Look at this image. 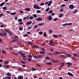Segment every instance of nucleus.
Returning a JSON list of instances; mask_svg holds the SVG:
<instances>
[{
  "mask_svg": "<svg viewBox=\"0 0 79 79\" xmlns=\"http://www.w3.org/2000/svg\"><path fill=\"white\" fill-rule=\"evenodd\" d=\"M33 7L34 9H40V7H39L38 6L37 4H35L34 5Z\"/></svg>",
  "mask_w": 79,
  "mask_h": 79,
  "instance_id": "nucleus-1",
  "label": "nucleus"
},
{
  "mask_svg": "<svg viewBox=\"0 0 79 79\" xmlns=\"http://www.w3.org/2000/svg\"><path fill=\"white\" fill-rule=\"evenodd\" d=\"M6 35H7V33H6L5 31H4L3 33H0V35L1 36H4Z\"/></svg>",
  "mask_w": 79,
  "mask_h": 79,
  "instance_id": "nucleus-2",
  "label": "nucleus"
},
{
  "mask_svg": "<svg viewBox=\"0 0 79 79\" xmlns=\"http://www.w3.org/2000/svg\"><path fill=\"white\" fill-rule=\"evenodd\" d=\"M69 8L70 9H73L74 8V6L72 4L70 5L69 6Z\"/></svg>",
  "mask_w": 79,
  "mask_h": 79,
  "instance_id": "nucleus-3",
  "label": "nucleus"
},
{
  "mask_svg": "<svg viewBox=\"0 0 79 79\" xmlns=\"http://www.w3.org/2000/svg\"><path fill=\"white\" fill-rule=\"evenodd\" d=\"M52 1H51V0H50L49 1V2H48V5H47V6H50L51 5V4H52Z\"/></svg>",
  "mask_w": 79,
  "mask_h": 79,
  "instance_id": "nucleus-4",
  "label": "nucleus"
},
{
  "mask_svg": "<svg viewBox=\"0 0 79 79\" xmlns=\"http://www.w3.org/2000/svg\"><path fill=\"white\" fill-rule=\"evenodd\" d=\"M55 52L53 53V55H58L60 54V52H58L57 51H55Z\"/></svg>",
  "mask_w": 79,
  "mask_h": 79,
  "instance_id": "nucleus-5",
  "label": "nucleus"
},
{
  "mask_svg": "<svg viewBox=\"0 0 79 79\" xmlns=\"http://www.w3.org/2000/svg\"><path fill=\"white\" fill-rule=\"evenodd\" d=\"M42 19L41 17H40V18H38V19H36V20L40 21H42Z\"/></svg>",
  "mask_w": 79,
  "mask_h": 79,
  "instance_id": "nucleus-6",
  "label": "nucleus"
},
{
  "mask_svg": "<svg viewBox=\"0 0 79 79\" xmlns=\"http://www.w3.org/2000/svg\"><path fill=\"white\" fill-rule=\"evenodd\" d=\"M23 26H20V27L19 28V30L20 31H22L23 30Z\"/></svg>",
  "mask_w": 79,
  "mask_h": 79,
  "instance_id": "nucleus-7",
  "label": "nucleus"
},
{
  "mask_svg": "<svg viewBox=\"0 0 79 79\" xmlns=\"http://www.w3.org/2000/svg\"><path fill=\"white\" fill-rule=\"evenodd\" d=\"M64 15V14L62 13H60L59 14V18H61Z\"/></svg>",
  "mask_w": 79,
  "mask_h": 79,
  "instance_id": "nucleus-8",
  "label": "nucleus"
},
{
  "mask_svg": "<svg viewBox=\"0 0 79 79\" xmlns=\"http://www.w3.org/2000/svg\"><path fill=\"white\" fill-rule=\"evenodd\" d=\"M60 56V57L64 58V57H66V56L65 55H60V56Z\"/></svg>",
  "mask_w": 79,
  "mask_h": 79,
  "instance_id": "nucleus-9",
  "label": "nucleus"
},
{
  "mask_svg": "<svg viewBox=\"0 0 79 79\" xmlns=\"http://www.w3.org/2000/svg\"><path fill=\"white\" fill-rule=\"evenodd\" d=\"M68 75L69 76H70L71 77L73 76V75L72 73H70V72L68 73Z\"/></svg>",
  "mask_w": 79,
  "mask_h": 79,
  "instance_id": "nucleus-10",
  "label": "nucleus"
},
{
  "mask_svg": "<svg viewBox=\"0 0 79 79\" xmlns=\"http://www.w3.org/2000/svg\"><path fill=\"white\" fill-rule=\"evenodd\" d=\"M65 54L67 56H68L70 58L71 56V54H67L66 53Z\"/></svg>",
  "mask_w": 79,
  "mask_h": 79,
  "instance_id": "nucleus-11",
  "label": "nucleus"
},
{
  "mask_svg": "<svg viewBox=\"0 0 79 79\" xmlns=\"http://www.w3.org/2000/svg\"><path fill=\"white\" fill-rule=\"evenodd\" d=\"M31 23H32V22L31 21L28 22L27 23V25H29L31 24Z\"/></svg>",
  "mask_w": 79,
  "mask_h": 79,
  "instance_id": "nucleus-12",
  "label": "nucleus"
},
{
  "mask_svg": "<svg viewBox=\"0 0 79 79\" xmlns=\"http://www.w3.org/2000/svg\"><path fill=\"white\" fill-rule=\"evenodd\" d=\"M4 68H9V66L8 65H5L3 66Z\"/></svg>",
  "mask_w": 79,
  "mask_h": 79,
  "instance_id": "nucleus-13",
  "label": "nucleus"
},
{
  "mask_svg": "<svg viewBox=\"0 0 79 79\" xmlns=\"http://www.w3.org/2000/svg\"><path fill=\"white\" fill-rule=\"evenodd\" d=\"M48 19H49V20L51 21L52 19V16H49V17H48Z\"/></svg>",
  "mask_w": 79,
  "mask_h": 79,
  "instance_id": "nucleus-14",
  "label": "nucleus"
},
{
  "mask_svg": "<svg viewBox=\"0 0 79 79\" xmlns=\"http://www.w3.org/2000/svg\"><path fill=\"white\" fill-rule=\"evenodd\" d=\"M18 78L19 79H23V77L22 76H19L18 77Z\"/></svg>",
  "mask_w": 79,
  "mask_h": 79,
  "instance_id": "nucleus-15",
  "label": "nucleus"
},
{
  "mask_svg": "<svg viewBox=\"0 0 79 79\" xmlns=\"http://www.w3.org/2000/svg\"><path fill=\"white\" fill-rule=\"evenodd\" d=\"M16 14V12H15L14 13H10V15H14Z\"/></svg>",
  "mask_w": 79,
  "mask_h": 79,
  "instance_id": "nucleus-16",
  "label": "nucleus"
},
{
  "mask_svg": "<svg viewBox=\"0 0 79 79\" xmlns=\"http://www.w3.org/2000/svg\"><path fill=\"white\" fill-rule=\"evenodd\" d=\"M78 11V10H74V12H73V14H75Z\"/></svg>",
  "mask_w": 79,
  "mask_h": 79,
  "instance_id": "nucleus-17",
  "label": "nucleus"
},
{
  "mask_svg": "<svg viewBox=\"0 0 79 79\" xmlns=\"http://www.w3.org/2000/svg\"><path fill=\"white\" fill-rule=\"evenodd\" d=\"M66 64H68L70 66H71L72 65V63H71V62H67L66 63Z\"/></svg>",
  "mask_w": 79,
  "mask_h": 79,
  "instance_id": "nucleus-18",
  "label": "nucleus"
},
{
  "mask_svg": "<svg viewBox=\"0 0 79 79\" xmlns=\"http://www.w3.org/2000/svg\"><path fill=\"white\" fill-rule=\"evenodd\" d=\"M25 10L27 11H30L31 9L30 8H27L25 9Z\"/></svg>",
  "mask_w": 79,
  "mask_h": 79,
  "instance_id": "nucleus-19",
  "label": "nucleus"
},
{
  "mask_svg": "<svg viewBox=\"0 0 79 79\" xmlns=\"http://www.w3.org/2000/svg\"><path fill=\"white\" fill-rule=\"evenodd\" d=\"M5 3V2H3V3H1L0 4V6H3L4 5V4Z\"/></svg>",
  "mask_w": 79,
  "mask_h": 79,
  "instance_id": "nucleus-20",
  "label": "nucleus"
},
{
  "mask_svg": "<svg viewBox=\"0 0 79 79\" xmlns=\"http://www.w3.org/2000/svg\"><path fill=\"white\" fill-rule=\"evenodd\" d=\"M34 48H36V49L39 48V47L35 45H34Z\"/></svg>",
  "mask_w": 79,
  "mask_h": 79,
  "instance_id": "nucleus-21",
  "label": "nucleus"
},
{
  "mask_svg": "<svg viewBox=\"0 0 79 79\" xmlns=\"http://www.w3.org/2000/svg\"><path fill=\"white\" fill-rule=\"evenodd\" d=\"M7 75L8 76H9V77H11V74L10 73H7Z\"/></svg>",
  "mask_w": 79,
  "mask_h": 79,
  "instance_id": "nucleus-22",
  "label": "nucleus"
},
{
  "mask_svg": "<svg viewBox=\"0 0 79 79\" xmlns=\"http://www.w3.org/2000/svg\"><path fill=\"white\" fill-rule=\"evenodd\" d=\"M17 21L19 22H21L23 21V20L22 19H20L18 20Z\"/></svg>",
  "mask_w": 79,
  "mask_h": 79,
  "instance_id": "nucleus-23",
  "label": "nucleus"
},
{
  "mask_svg": "<svg viewBox=\"0 0 79 79\" xmlns=\"http://www.w3.org/2000/svg\"><path fill=\"white\" fill-rule=\"evenodd\" d=\"M46 64L48 65H52V63H49V62H47Z\"/></svg>",
  "mask_w": 79,
  "mask_h": 79,
  "instance_id": "nucleus-24",
  "label": "nucleus"
},
{
  "mask_svg": "<svg viewBox=\"0 0 79 79\" xmlns=\"http://www.w3.org/2000/svg\"><path fill=\"white\" fill-rule=\"evenodd\" d=\"M28 34H24L23 35V36L24 37H28Z\"/></svg>",
  "mask_w": 79,
  "mask_h": 79,
  "instance_id": "nucleus-25",
  "label": "nucleus"
},
{
  "mask_svg": "<svg viewBox=\"0 0 79 79\" xmlns=\"http://www.w3.org/2000/svg\"><path fill=\"white\" fill-rule=\"evenodd\" d=\"M40 49H41V51H46L44 48H41Z\"/></svg>",
  "mask_w": 79,
  "mask_h": 79,
  "instance_id": "nucleus-26",
  "label": "nucleus"
},
{
  "mask_svg": "<svg viewBox=\"0 0 79 79\" xmlns=\"http://www.w3.org/2000/svg\"><path fill=\"white\" fill-rule=\"evenodd\" d=\"M4 77L7 79H11V77Z\"/></svg>",
  "mask_w": 79,
  "mask_h": 79,
  "instance_id": "nucleus-27",
  "label": "nucleus"
},
{
  "mask_svg": "<svg viewBox=\"0 0 79 79\" xmlns=\"http://www.w3.org/2000/svg\"><path fill=\"white\" fill-rule=\"evenodd\" d=\"M52 37H54V38H57V35H52Z\"/></svg>",
  "mask_w": 79,
  "mask_h": 79,
  "instance_id": "nucleus-28",
  "label": "nucleus"
},
{
  "mask_svg": "<svg viewBox=\"0 0 79 79\" xmlns=\"http://www.w3.org/2000/svg\"><path fill=\"white\" fill-rule=\"evenodd\" d=\"M44 53H45V52L44 51H43V52L40 51V52L39 53L40 54H42Z\"/></svg>",
  "mask_w": 79,
  "mask_h": 79,
  "instance_id": "nucleus-29",
  "label": "nucleus"
},
{
  "mask_svg": "<svg viewBox=\"0 0 79 79\" xmlns=\"http://www.w3.org/2000/svg\"><path fill=\"white\" fill-rule=\"evenodd\" d=\"M33 17L34 18H36L37 17V15H36V14H34L33 15Z\"/></svg>",
  "mask_w": 79,
  "mask_h": 79,
  "instance_id": "nucleus-30",
  "label": "nucleus"
},
{
  "mask_svg": "<svg viewBox=\"0 0 79 79\" xmlns=\"http://www.w3.org/2000/svg\"><path fill=\"white\" fill-rule=\"evenodd\" d=\"M50 9V8L48 7L46 10H45V11L46 12H48L49 11V10Z\"/></svg>",
  "mask_w": 79,
  "mask_h": 79,
  "instance_id": "nucleus-31",
  "label": "nucleus"
},
{
  "mask_svg": "<svg viewBox=\"0 0 79 79\" xmlns=\"http://www.w3.org/2000/svg\"><path fill=\"white\" fill-rule=\"evenodd\" d=\"M66 25H68V23H65L64 24H63L62 25V26L64 27Z\"/></svg>",
  "mask_w": 79,
  "mask_h": 79,
  "instance_id": "nucleus-32",
  "label": "nucleus"
},
{
  "mask_svg": "<svg viewBox=\"0 0 79 79\" xmlns=\"http://www.w3.org/2000/svg\"><path fill=\"white\" fill-rule=\"evenodd\" d=\"M73 56H74L77 57L78 54H76L75 53H73Z\"/></svg>",
  "mask_w": 79,
  "mask_h": 79,
  "instance_id": "nucleus-33",
  "label": "nucleus"
},
{
  "mask_svg": "<svg viewBox=\"0 0 79 79\" xmlns=\"http://www.w3.org/2000/svg\"><path fill=\"white\" fill-rule=\"evenodd\" d=\"M9 61L8 60L4 62V63L6 64H9Z\"/></svg>",
  "mask_w": 79,
  "mask_h": 79,
  "instance_id": "nucleus-34",
  "label": "nucleus"
},
{
  "mask_svg": "<svg viewBox=\"0 0 79 79\" xmlns=\"http://www.w3.org/2000/svg\"><path fill=\"white\" fill-rule=\"evenodd\" d=\"M43 35L44 36V37H46L47 36V34H46V33L45 32L44 33Z\"/></svg>",
  "mask_w": 79,
  "mask_h": 79,
  "instance_id": "nucleus-35",
  "label": "nucleus"
},
{
  "mask_svg": "<svg viewBox=\"0 0 79 79\" xmlns=\"http://www.w3.org/2000/svg\"><path fill=\"white\" fill-rule=\"evenodd\" d=\"M25 62H25V61H21V63L22 64H25L26 63Z\"/></svg>",
  "mask_w": 79,
  "mask_h": 79,
  "instance_id": "nucleus-36",
  "label": "nucleus"
},
{
  "mask_svg": "<svg viewBox=\"0 0 79 79\" xmlns=\"http://www.w3.org/2000/svg\"><path fill=\"white\" fill-rule=\"evenodd\" d=\"M49 45H51L52 46H54L55 45V44H53L51 43H49Z\"/></svg>",
  "mask_w": 79,
  "mask_h": 79,
  "instance_id": "nucleus-37",
  "label": "nucleus"
},
{
  "mask_svg": "<svg viewBox=\"0 0 79 79\" xmlns=\"http://www.w3.org/2000/svg\"><path fill=\"white\" fill-rule=\"evenodd\" d=\"M18 17L17 16H16L15 17H14V19L16 20L17 21L18 20Z\"/></svg>",
  "mask_w": 79,
  "mask_h": 79,
  "instance_id": "nucleus-38",
  "label": "nucleus"
},
{
  "mask_svg": "<svg viewBox=\"0 0 79 79\" xmlns=\"http://www.w3.org/2000/svg\"><path fill=\"white\" fill-rule=\"evenodd\" d=\"M5 31H6V32H7L8 33H9L10 32V31H9L8 30H5Z\"/></svg>",
  "mask_w": 79,
  "mask_h": 79,
  "instance_id": "nucleus-39",
  "label": "nucleus"
},
{
  "mask_svg": "<svg viewBox=\"0 0 79 79\" xmlns=\"http://www.w3.org/2000/svg\"><path fill=\"white\" fill-rule=\"evenodd\" d=\"M41 11L40 10H37L36 11V13H38V14L41 13Z\"/></svg>",
  "mask_w": 79,
  "mask_h": 79,
  "instance_id": "nucleus-40",
  "label": "nucleus"
},
{
  "mask_svg": "<svg viewBox=\"0 0 79 79\" xmlns=\"http://www.w3.org/2000/svg\"><path fill=\"white\" fill-rule=\"evenodd\" d=\"M44 23H41L40 24H38V25L40 26H41V25H44Z\"/></svg>",
  "mask_w": 79,
  "mask_h": 79,
  "instance_id": "nucleus-41",
  "label": "nucleus"
},
{
  "mask_svg": "<svg viewBox=\"0 0 79 79\" xmlns=\"http://www.w3.org/2000/svg\"><path fill=\"white\" fill-rule=\"evenodd\" d=\"M28 44H30V45H33V44L32 43L28 42Z\"/></svg>",
  "mask_w": 79,
  "mask_h": 79,
  "instance_id": "nucleus-42",
  "label": "nucleus"
},
{
  "mask_svg": "<svg viewBox=\"0 0 79 79\" xmlns=\"http://www.w3.org/2000/svg\"><path fill=\"white\" fill-rule=\"evenodd\" d=\"M58 61L57 60H52V62L53 63H56Z\"/></svg>",
  "mask_w": 79,
  "mask_h": 79,
  "instance_id": "nucleus-43",
  "label": "nucleus"
},
{
  "mask_svg": "<svg viewBox=\"0 0 79 79\" xmlns=\"http://www.w3.org/2000/svg\"><path fill=\"white\" fill-rule=\"evenodd\" d=\"M45 58L47 59V60H50V58L48 56H47Z\"/></svg>",
  "mask_w": 79,
  "mask_h": 79,
  "instance_id": "nucleus-44",
  "label": "nucleus"
},
{
  "mask_svg": "<svg viewBox=\"0 0 79 79\" xmlns=\"http://www.w3.org/2000/svg\"><path fill=\"white\" fill-rule=\"evenodd\" d=\"M49 33H50V34H52V30H50L49 29Z\"/></svg>",
  "mask_w": 79,
  "mask_h": 79,
  "instance_id": "nucleus-45",
  "label": "nucleus"
},
{
  "mask_svg": "<svg viewBox=\"0 0 79 79\" xmlns=\"http://www.w3.org/2000/svg\"><path fill=\"white\" fill-rule=\"evenodd\" d=\"M28 57H30V58H32V56L31 55V54H29L28 56Z\"/></svg>",
  "mask_w": 79,
  "mask_h": 79,
  "instance_id": "nucleus-46",
  "label": "nucleus"
},
{
  "mask_svg": "<svg viewBox=\"0 0 79 79\" xmlns=\"http://www.w3.org/2000/svg\"><path fill=\"white\" fill-rule=\"evenodd\" d=\"M37 56L39 58H42V56L40 55H38V56Z\"/></svg>",
  "mask_w": 79,
  "mask_h": 79,
  "instance_id": "nucleus-47",
  "label": "nucleus"
},
{
  "mask_svg": "<svg viewBox=\"0 0 79 79\" xmlns=\"http://www.w3.org/2000/svg\"><path fill=\"white\" fill-rule=\"evenodd\" d=\"M43 31H40L39 32V34L40 35H42L43 34Z\"/></svg>",
  "mask_w": 79,
  "mask_h": 79,
  "instance_id": "nucleus-48",
  "label": "nucleus"
},
{
  "mask_svg": "<svg viewBox=\"0 0 79 79\" xmlns=\"http://www.w3.org/2000/svg\"><path fill=\"white\" fill-rule=\"evenodd\" d=\"M17 41L16 39H14V40H13L12 41H11V42H16Z\"/></svg>",
  "mask_w": 79,
  "mask_h": 79,
  "instance_id": "nucleus-49",
  "label": "nucleus"
},
{
  "mask_svg": "<svg viewBox=\"0 0 79 79\" xmlns=\"http://www.w3.org/2000/svg\"><path fill=\"white\" fill-rule=\"evenodd\" d=\"M31 59H31V58H30V57H29V58H28V62L30 61H31Z\"/></svg>",
  "mask_w": 79,
  "mask_h": 79,
  "instance_id": "nucleus-50",
  "label": "nucleus"
},
{
  "mask_svg": "<svg viewBox=\"0 0 79 79\" xmlns=\"http://www.w3.org/2000/svg\"><path fill=\"white\" fill-rule=\"evenodd\" d=\"M34 28H35V29H36V28H38L37 25H35V26H34Z\"/></svg>",
  "mask_w": 79,
  "mask_h": 79,
  "instance_id": "nucleus-51",
  "label": "nucleus"
},
{
  "mask_svg": "<svg viewBox=\"0 0 79 79\" xmlns=\"http://www.w3.org/2000/svg\"><path fill=\"white\" fill-rule=\"evenodd\" d=\"M29 18L30 19L32 20L34 19V17L32 16H30Z\"/></svg>",
  "mask_w": 79,
  "mask_h": 79,
  "instance_id": "nucleus-52",
  "label": "nucleus"
},
{
  "mask_svg": "<svg viewBox=\"0 0 79 79\" xmlns=\"http://www.w3.org/2000/svg\"><path fill=\"white\" fill-rule=\"evenodd\" d=\"M72 23H68V25L69 26H71L72 25Z\"/></svg>",
  "mask_w": 79,
  "mask_h": 79,
  "instance_id": "nucleus-53",
  "label": "nucleus"
},
{
  "mask_svg": "<svg viewBox=\"0 0 79 79\" xmlns=\"http://www.w3.org/2000/svg\"><path fill=\"white\" fill-rule=\"evenodd\" d=\"M30 17V15H29L27 16V17H26L27 18V19H29Z\"/></svg>",
  "mask_w": 79,
  "mask_h": 79,
  "instance_id": "nucleus-54",
  "label": "nucleus"
},
{
  "mask_svg": "<svg viewBox=\"0 0 79 79\" xmlns=\"http://www.w3.org/2000/svg\"><path fill=\"white\" fill-rule=\"evenodd\" d=\"M52 13H53V11H52V10H51L49 11V14H52Z\"/></svg>",
  "mask_w": 79,
  "mask_h": 79,
  "instance_id": "nucleus-55",
  "label": "nucleus"
},
{
  "mask_svg": "<svg viewBox=\"0 0 79 79\" xmlns=\"http://www.w3.org/2000/svg\"><path fill=\"white\" fill-rule=\"evenodd\" d=\"M3 9L4 10H6L7 9V8L6 7H4L3 8Z\"/></svg>",
  "mask_w": 79,
  "mask_h": 79,
  "instance_id": "nucleus-56",
  "label": "nucleus"
},
{
  "mask_svg": "<svg viewBox=\"0 0 79 79\" xmlns=\"http://www.w3.org/2000/svg\"><path fill=\"white\" fill-rule=\"evenodd\" d=\"M31 69H32V71H34L35 70H36V69L33 68H31Z\"/></svg>",
  "mask_w": 79,
  "mask_h": 79,
  "instance_id": "nucleus-57",
  "label": "nucleus"
},
{
  "mask_svg": "<svg viewBox=\"0 0 79 79\" xmlns=\"http://www.w3.org/2000/svg\"><path fill=\"white\" fill-rule=\"evenodd\" d=\"M23 23H24L23 22H21L19 23V24L20 25H22V24H23Z\"/></svg>",
  "mask_w": 79,
  "mask_h": 79,
  "instance_id": "nucleus-58",
  "label": "nucleus"
},
{
  "mask_svg": "<svg viewBox=\"0 0 79 79\" xmlns=\"http://www.w3.org/2000/svg\"><path fill=\"white\" fill-rule=\"evenodd\" d=\"M65 6V4H62L61 5V6L62 7H64Z\"/></svg>",
  "mask_w": 79,
  "mask_h": 79,
  "instance_id": "nucleus-59",
  "label": "nucleus"
},
{
  "mask_svg": "<svg viewBox=\"0 0 79 79\" xmlns=\"http://www.w3.org/2000/svg\"><path fill=\"white\" fill-rule=\"evenodd\" d=\"M15 38L17 39H18L19 37L18 36L16 35L15 36Z\"/></svg>",
  "mask_w": 79,
  "mask_h": 79,
  "instance_id": "nucleus-60",
  "label": "nucleus"
},
{
  "mask_svg": "<svg viewBox=\"0 0 79 79\" xmlns=\"http://www.w3.org/2000/svg\"><path fill=\"white\" fill-rule=\"evenodd\" d=\"M23 19H24V21H25V19H27V18L26 17H24L23 18Z\"/></svg>",
  "mask_w": 79,
  "mask_h": 79,
  "instance_id": "nucleus-61",
  "label": "nucleus"
},
{
  "mask_svg": "<svg viewBox=\"0 0 79 79\" xmlns=\"http://www.w3.org/2000/svg\"><path fill=\"white\" fill-rule=\"evenodd\" d=\"M44 5V3H40V5L41 6H42Z\"/></svg>",
  "mask_w": 79,
  "mask_h": 79,
  "instance_id": "nucleus-62",
  "label": "nucleus"
},
{
  "mask_svg": "<svg viewBox=\"0 0 79 79\" xmlns=\"http://www.w3.org/2000/svg\"><path fill=\"white\" fill-rule=\"evenodd\" d=\"M72 59L74 60H76V59L75 57H73L72 58Z\"/></svg>",
  "mask_w": 79,
  "mask_h": 79,
  "instance_id": "nucleus-63",
  "label": "nucleus"
},
{
  "mask_svg": "<svg viewBox=\"0 0 79 79\" xmlns=\"http://www.w3.org/2000/svg\"><path fill=\"white\" fill-rule=\"evenodd\" d=\"M57 19H58L57 18H56L55 19H53V20L55 21H56L57 20Z\"/></svg>",
  "mask_w": 79,
  "mask_h": 79,
  "instance_id": "nucleus-64",
  "label": "nucleus"
}]
</instances>
